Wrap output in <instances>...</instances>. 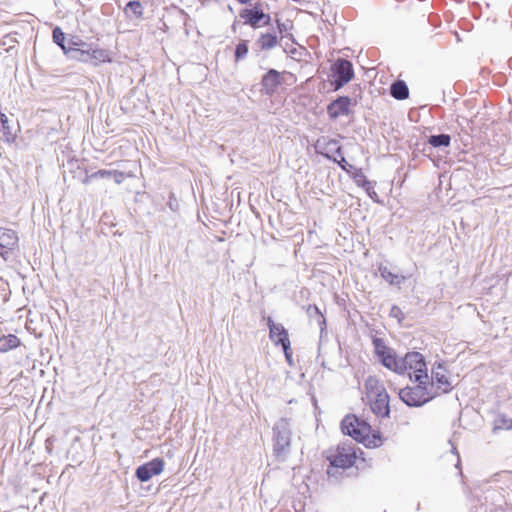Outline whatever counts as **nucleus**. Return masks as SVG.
Here are the masks:
<instances>
[{"label":"nucleus","instance_id":"obj_12","mask_svg":"<svg viewBox=\"0 0 512 512\" xmlns=\"http://www.w3.org/2000/svg\"><path fill=\"white\" fill-rule=\"evenodd\" d=\"M241 17L245 20L246 24H249L254 28L269 25L271 21L268 14H265L257 8L244 10L241 13Z\"/></svg>","mask_w":512,"mask_h":512},{"label":"nucleus","instance_id":"obj_4","mask_svg":"<svg viewBox=\"0 0 512 512\" xmlns=\"http://www.w3.org/2000/svg\"><path fill=\"white\" fill-rule=\"evenodd\" d=\"M400 399L408 406H421L435 397L428 384H419L416 387H406L399 391Z\"/></svg>","mask_w":512,"mask_h":512},{"label":"nucleus","instance_id":"obj_20","mask_svg":"<svg viewBox=\"0 0 512 512\" xmlns=\"http://www.w3.org/2000/svg\"><path fill=\"white\" fill-rule=\"evenodd\" d=\"M110 178L112 177L115 183L121 184L125 179V174L117 170H99L91 175V178Z\"/></svg>","mask_w":512,"mask_h":512},{"label":"nucleus","instance_id":"obj_33","mask_svg":"<svg viewBox=\"0 0 512 512\" xmlns=\"http://www.w3.org/2000/svg\"><path fill=\"white\" fill-rule=\"evenodd\" d=\"M242 3H247L249 2L250 0H240Z\"/></svg>","mask_w":512,"mask_h":512},{"label":"nucleus","instance_id":"obj_21","mask_svg":"<svg viewBox=\"0 0 512 512\" xmlns=\"http://www.w3.org/2000/svg\"><path fill=\"white\" fill-rule=\"evenodd\" d=\"M20 339L13 334L2 336L0 338V352H7L11 349L17 348L20 345Z\"/></svg>","mask_w":512,"mask_h":512},{"label":"nucleus","instance_id":"obj_14","mask_svg":"<svg viewBox=\"0 0 512 512\" xmlns=\"http://www.w3.org/2000/svg\"><path fill=\"white\" fill-rule=\"evenodd\" d=\"M351 100L348 97H339L328 106V114L331 118H338L349 113Z\"/></svg>","mask_w":512,"mask_h":512},{"label":"nucleus","instance_id":"obj_3","mask_svg":"<svg viewBox=\"0 0 512 512\" xmlns=\"http://www.w3.org/2000/svg\"><path fill=\"white\" fill-rule=\"evenodd\" d=\"M404 366L411 380L419 384H429V376L424 356L419 352H409L404 356Z\"/></svg>","mask_w":512,"mask_h":512},{"label":"nucleus","instance_id":"obj_17","mask_svg":"<svg viewBox=\"0 0 512 512\" xmlns=\"http://www.w3.org/2000/svg\"><path fill=\"white\" fill-rule=\"evenodd\" d=\"M279 84L280 74L276 70L268 71L262 79L263 89L268 94L273 93Z\"/></svg>","mask_w":512,"mask_h":512},{"label":"nucleus","instance_id":"obj_26","mask_svg":"<svg viewBox=\"0 0 512 512\" xmlns=\"http://www.w3.org/2000/svg\"><path fill=\"white\" fill-rule=\"evenodd\" d=\"M53 41L62 49L65 53L66 51V43H65V34L59 27H55L53 30Z\"/></svg>","mask_w":512,"mask_h":512},{"label":"nucleus","instance_id":"obj_7","mask_svg":"<svg viewBox=\"0 0 512 512\" xmlns=\"http://www.w3.org/2000/svg\"><path fill=\"white\" fill-rule=\"evenodd\" d=\"M375 350L380 358L381 363L387 369L397 374L406 373V366H404V357H398L392 349L382 344L379 340L375 341Z\"/></svg>","mask_w":512,"mask_h":512},{"label":"nucleus","instance_id":"obj_9","mask_svg":"<svg viewBox=\"0 0 512 512\" xmlns=\"http://www.w3.org/2000/svg\"><path fill=\"white\" fill-rule=\"evenodd\" d=\"M275 449L278 453L285 452L291 442V429L287 419H280L274 427Z\"/></svg>","mask_w":512,"mask_h":512},{"label":"nucleus","instance_id":"obj_24","mask_svg":"<svg viewBox=\"0 0 512 512\" xmlns=\"http://www.w3.org/2000/svg\"><path fill=\"white\" fill-rule=\"evenodd\" d=\"M124 11L128 16H135L136 18H140L143 14V7L139 1H130L127 3Z\"/></svg>","mask_w":512,"mask_h":512},{"label":"nucleus","instance_id":"obj_23","mask_svg":"<svg viewBox=\"0 0 512 512\" xmlns=\"http://www.w3.org/2000/svg\"><path fill=\"white\" fill-rule=\"evenodd\" d=\"M409 91L407 85L403 81H397L391 86V95L399 100L406 99Z\"/></svg>","mask_w":512,"mask_h":512},{"label":"nucleus","instance_id":"obj_25","mask_svg":"<svg viewBox=\"0 0 512 512\" xmlns=\"http://www.w3.org/2000/svg\"><path fill=\"white\" fill-rule=\"evenodd\" d=\"M450 136L446 134L441 135H433L429 138V144H431L434 147H440V146H449L450 144Z\"/></svg>","mask_w":512,"mask_h":512},{"label":"nucleus","instance_id":"obj_28","mask_svg":"<svg viewBox=\"0 0 512 512\" xmlns=\"http://www.w3.org/2000/svg\"><path fill=\"white\" fill-rule=\"evenodd\" d=\"M281 346L283 348L287 362L289 363V365H293L291 343L286 342L285 344H282Z\"/></svg>","mask_w":512,"mask_h":512},{"label":"nucleus","instance_id":"obj_22","mask_svg":"<svg viewBox=\"0 0 512 512\" xmlns=\"http://www.w3.org/2000/svg\"><path fill=\"white\" fill-rule=\"evenodd\" d=\"M381 277L391 285H400L404 280V276L392 273L387 267L379 268Z\"/></svg>","mask_w":512,"mask_h":512},{"label":"nucleus","instance_id":"obj_32","mask_svg":"<svg viewBox=\"0 0 512 512\" xmlns=\"http://www.w3.org/2000/svg\"><path fill=\"white\" fill-rule=\"evenodd\" d=\"M276 22H277L279 33H282L285 30V25L283 23H281L279 20H277Z\"/></svg>","mask_w":512,"mask_h":512},{"label":"nucleus","instance_id":"obj_29","mask_svg":"<svg viewBox=\"0 0 512 512\" xmlns=\"http://www.w3.org/2000/svg\"><path fill=\"white\" fill-rule=\"evenodd\" d=\"M497 428L512 429V419H499L497 422Z\"/></svg>","mask_w":512,"mask_h":512},{"label":"nucleus","instance_id":"obj_2","mask_svg":"<svg viewBox=\"0 0 512 512\" xmlns=\"http://www.w3.org/2000/svg\"><path fill=\"white\" fill-rule=\"evenodd\" d=\"M365 391L373 413L379 417L389 416V396L381 381L375 376H369L365 382Z\"/></svg>","mask_w":512,"mask_h":512},{"label":"nucleus","instance_id":"obj_31","mask_svg":"<svg viewBox=\"0 0 512 512\" xmlns=\"http://www.w3.org/2000/svg\"><path fill=\"white\" fill-rule=\"evenodd\" d=\"M339 164H340V166H341L344 170H346L347 172H350V171H351V169H353V166H352V165H350V164L346 161V159H345L344 157H342V158H341V160L339 161Z\"/></svg>","mask_w":512,"mask_h":512},{"label":"nucleus","instance_id":"obj_6","mask_svg":"<svg viewBox=\"0 0 512 512\" xmlns=\"http://www.w3.org/2000/svg\"><path fill=\"white\" fill-rule=\"evenodd\" d=\"M75 54V61L91 64L93 66L112 63L114 58L110 50L98 46L76 51Z\"/></svg>","mask_w":512,"mask_h":512},{"label":"nucleus","instance_id":"obj_27","mask_svg":"<svg viewBox=\"0 0 512 512\" xmlns=\"http://www.w3.org/2000/svg\"><path fill=\"white\" fill-rule=\"evenodd\" d=\"M248 53V44L247 41H241L237 46L235 50V58L236 60H240L246 57Z\"/></svg>","mask_w":512,"mask_h":512},{"label":"nucleus","instance_id":"obj_16","mask_svg":"<svg viewBox=\"0 0 512 512\" xmlns=\"http://www.w3.org/2000/svg\"><path fill=\"white\" fill-rule=\"evenodd\" d=\"M17 241L18 237L13 230L0 227V254L3 253V250L13 249Z\"/></svg>","mask_w":512,"mask_h":512},{"label":"nucleus","instance_id":"obj_10","mask_svg":"<svg viewBox=\"0 0 512 512\" xmlns=\"http://www.w3.org/2000/svg\"><path fill=\"white\" fill-rule=\"evenodd\" d=\"M332 70L335 77L336 90L350 82L354 76L353 66L351 62L345 59L337 60L334 63Z\"/></svg>","mask_w":512,"mask_h":512},{"label":"nucleus","instance_id":"obj_13","mask_svg":"<svg viewBox=\"0 0 512 512\" xmlns=\"http://www.w3.org/2000/svg\"><path fill=\"white\" fill-rule=\"evenodd\" d=\"M267 324L269 327V337L274 344L282 345L286 342H290L288 332L282 324L275 323L271 318H268Z\"/></svg>","mask_w":512,"mask_h":512},{"label":"nucleus","instance_id":"obj_30","mask_svg":"<svg viewBox=\"0 0 512 512\" xmlns=\"http://www.w3.org/2000/svg\"><path fill=\"white\" fill-rule=\"evenodd\" d=\"M354 178L358 185L364 186L365 184H368V181L366 180L365 176L361 172H357L355 174Z\"/></svg>","mask_w":512,"mask_h":512},{"label":"nucleus","instance_id":"obj_18","mask_svg":"<svg viewBox=\"0 0 512 512\" xmlns=\"http://www.w3.org/2000/svg\"><path fill=\"white\" fill-rule=\"evenodd\" d=\"M86 43L78 36H70L67 40L65 55L75 60V52L85 50Z\"/></svg>","mask_w":512,"mask_h":512},{"label":"nucleus","instance_id":"obj_5","mask_svg":"<svg viewBox=\"0 0 512 512\" xmlns=\"http://www.w3.org/2000/svg\"><path fill=\"white\" fill-rule=\"evenodd\" d=\"M327 459L334 467L349 468L357 459V450L352 443H343L335 451H330Z\"/></svg>","mask_w":512,"mask_h":512},{"label":"nucleus","instance_id":"obj_1","mask_svg":"<svg viewBox=\"0 0 512 512\" xmlns=\"http://www.w3.org/2000/svg\"><path fill=\"white\" fill-rule=\"evenodd\" d=\"M344 434L363 443L368 448H377L383 444V438L378 431H372L371 426L365 421L359 420L354 415L346 416L341 424Z\"/></svg>","mask_w":512,"mask_h":512},{"label":"nucleus","instance_id":"obj_8","mask_svg":"<svg viewBox=\"0 0 512 512\" xmlns=\"http://www.w3.org/2000/svg\"><path fill=\"white\" fill-rule=\"evenodd\" d=\"M431 384H428L429 389L432 390L436 385L438 389L443 392H448L453 386L452 378L449 371L443 363H438L432 368L431 371Z\"/></svg>","mask_w":512,"mask_h":512},{"label":"nucleus","instance_id":"obj_11","mask_svg":"<svg viewBox=\"0 0 512 512\" xmlns=\"http://www.w3.org/2000/svg\"><path fill=\"white\" fill-rule=\"evenodd\" d=\"M165 467V462L161 458H155L136 469V477L141 482L149 481L153 476L160 475Z\"/></svg>","mask_w":512,"mask_h":512},{"label":"nucleus","instance_id":"obj_19","mask_svg":"<svg viewBox=\"0 0 512 512\" xmlns=\"http://www.w3.org/2000/svg\"><path fill=\"white\" fill-rule=\"evenodd\" d=\"M261 50H270L277 46L278 37L275 33H262L256 41Z\"/></svg>","mask_w":512,"mask_h":512},{"label":"nucleus","instance_id":"obj_15","mask_svg":"<svg viewBox=\"0 0 512 512\" xmlns=\"http://www.w3.org/2000/svg\"><path fill=\"white\" fill-rule=\"evenodd\" d=\"M17 138V130H13L8 117L0 112V141L11 144Z\"/></svg>","mask_w":512,"mask_h":512}]
</instances>
